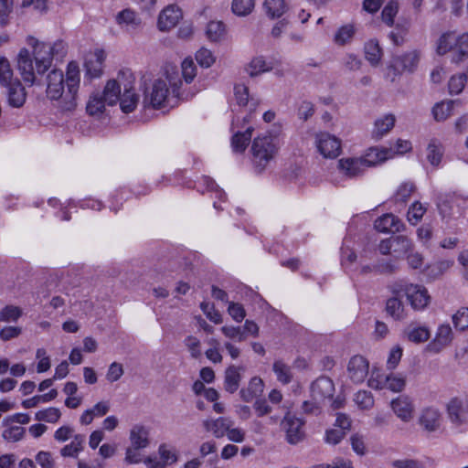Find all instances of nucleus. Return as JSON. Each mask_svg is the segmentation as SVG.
I'll return each instance as SVG.
<instances>
[{
	"mask_svg": "<svg viewBox=\"0 0 468 468\" xmlns=\"http://www.w3.org/2000/svg\"><path fill=\"white\" fill-rule=\"evenodd\" d=\"M27 42L33 48L36 66L34 67L30 53L27 48L20 49L16 61L23 80L32 86L36 82L35 69L37 74H44L50 68L55 56L61 58L64 56L65 46L61 41L54 44L39 42L33 37H29Z\"/></svg>",
	"mask_w": 468,
	"mask_h": 468,
	"instance_id": "obj_1",
	"label": "nucleus"
},
{
	"mask_svg": "<svg viewBox=\"0 0 468 468\" xmlns=\"http://www.w3.org/2000/svg\"><path fill=\"white\" fill-rule=\"evenodd\" d=\"M435 52L439 56L449 54L451 61L455 64L468 58V31L446 30L435 42Z\"/></svg>",
	"mask_w": 468,
	"mask_h": 468,
	"instance_id": "obj_2",
	"label": "nucleus"
},
{
	"mask_svg": "<svg viewBox=\"0 0 468 468\" xmlns=\"http://www.w3.org/2000/svg\"><path fill=\"white\" fill-rule=\"evenodd\" d=\"M279 149V140L274 135L264 133L254 138L250 147L254 167L259 172L263 171L274 159Z\"/></svg>",
	"mask_w": 468,
	"mask_h": 468,
	"instance_id": "obj_3",
	"label": "nucleus"
},
{
	"mask_svg": "<svg viewBox=\"0 0 468 468\" xmlns=\"http://www.w3.org/2000/svg\"><path fill=\"white\" fill-rule=\"evenodd\" d=\"M176 73L166 74V79L154 80L149 87L144 90L143 103L145 107L159 109L163 107L169 94L168 84L172 87L173 92H177L181 80Z\"/></svg>",
	"mask_w": 468,
	"mask_h": 468,
	"instance_id": "obj_4",
	"label": "nucleus"
},
{
	"mask_svg": "<svg viewBox=\"0 0 468 468\" xmlns=\"http://www.w3.org/2000/svg\"><path fill=\"white\" fill-rule=\"evenodd\" d=\"M421 58L422 52L417 48L394 56L388 67L389 72H391V81H395L403 73L413 74L417 71Z\"/></svg>",
	"mask_w": 468,
	"mask_h": 468,
	"instance_id": "obj_5",
	"label": "nucleus"
},
{
	"mask_svg": "<svg viewBox=\"0 0 468 468\" xmlns=\"http://www.w3.org/2000/svg\"><path fill=\"white\" fill-rule=\"evenodd\" d=\"M65 81L67 93L61 102V109L71 112L77 106V93L80 86V69L76 62L71 61L68 64Z\"/></svg>",
	"mask_w": 468,
	"mask_h": 468,
	"instance_id": "obj_6",
	"label": "nucleus"
},
{
	"mask_svg": "<svg viewBox=\"0 0 468 468\" xmlns=\"http://www.w3.org/2000/svg\"><path fill=\"white\" fill-rule=\"evenodd\" d=\"M303 426L304 421L290 411H286L281 420V430L284 432L285 441L291 445H296L303 441Z\"/></svg>",
	"mask_w": 468,
	"mask_h": 468,
	"instance_id": "obj_7",
	"label": "nucleus"
},
{
	"mask_svg": "<svg viewBox=\"0 0 468 468\" xmlns=\"http://www.w3.org/2000/svg\"><path fill=\"white\" fill-rule=\"evenodd\" d=\"M449 420L456 427L468 423V398L455 397L446 405Z\"/></svg>",
	"mask_w": 468,
	"mask_h": 468,
	"instance_id": "obj_8",
	"label": "nucleus"
},
{
	"mask_svg": "<svg viewBox=\"0 0 468 468\" xmlns=\"http://www.w3.org/2000/svg\"><path fill=\"white\" fill-rule=\"evenodd\" d=\"M406 385V378L403 374H389L372 376L368 379V386L374 389L388 388L393 392H400Z\"/></svg>",
	"mask_w": 468,
	"mask_h": 468,
	"instance_id": "obj_9",
	"label": "nucleus"
},
{
	"mask_svg": "<svg viewBox=\"0 0 468 468\" xmlns=\"http://www.w3.org/2000/svg\"><path fill=\"white\" fill-rule=\"evenodd\" d=\"M314 144L317 151L324 158H335L341 152L340 140L326 132L317 133Z\"/></svg>",
	"mask_w": 468,
	"mask_h": 468,
	"instance_id": "obj_10",
	"label": "nucleus"
},
{
	"mask_svg": "<svg viewBox=\"0 0 468 468\" xmlns=\"http://www.w3.org/2000/svg\"><path fill=\"white\" fill-rule=\"evenodd\" d=\"M403 291L411 307L416 311L424 310L431 302V296L422 285L407 284Z\"/></svg>",
	"mask_w": 468,
	"mask_h": 468,
	"instance_id": "obj_11",
	"label": "nucleus"
},
{
	"mask_svg": "<svg viewBox=\"0 0 468 468\" xmlns=\"http://www.w3.org/2000/svg\"><path fill=\"white\" fill-rule=\"evenodd\" d=\"M346 371L347 377L352 382L360 384L368 375L369 362L363 356H353L347 363Z\"/></svg>",
	"mask_w": 468,
	"mask_h": 468,
	"instance_id": "obj_12",
	"label": "nucleus"
},
{
	"mask_svg": "<svg viewBox=\"0 0 468 468\" xmlns=\"http://www.w3.org/2000/svg\"><path fill=\"white\" fill-rule=\"evenodd\" d=\"M453 339L452 327L449 324H440L437 328L434 338L426 346V351L431 354H438L450 346Z\"/></svg>",
	"mask_w": 468,
	"mask_h": 468,
	"instance_id": "obj_13",
	"label": "nucleus"
},
{
	"mask_svg": "<svg viewBox=\"0 0 468 468\" xmlns=\"http://www.w3.org/2000/svg\"><path fill=\"white\" fill-rule=\"evenodd\" d=\"M182 17V10L177 5H168L158 16L157 27L163 32L169 31L178 24Z\"/></svg>",
	"mask_w": 468,
	"mask_h": 468,
	"instance_id": "obj_14",
	"label": "nucleus"
},
{
	"mask_svg": "<svg viewBox=\"0 0 468 468\" xmlns=\"http://www.w3.org/2000/svg\"><path fill=\"white\" fill-rule=\"evenodd\" d=\"M337 168L347 178L360 176L367 169L362 157L341 158L338 160Z\"/></svg>",
	"mask_w": 468,
	"mask_h": 468,
	"instance_id": "obj_15",
	"label": "nucleus"
},
{
	"mask_svg": "<svg viewBox=\"0 0 468 468\" xmlns=\"http://www.w3.org/2000/svg\"><path fill=\"white\" fill-rule=\"evenodd\" d=\"M441 413L436 407L424 408L419 417V424L428 432L438 431L441 424Z\"/></svg>",
	"mask_w": 468,
	"mask_h": 468,
	"instance_id": "obj_16",
	"label": "nucleus"
},
{
	"mask_svg": "<svg viewBox=\"0 0 468 468\" xmlns=\"http://www.w3.org/2000/svg\"><path fill=\"white\" fill-rule=\"evenodd\" d=\"M129 72H120L116 80H109L102 92H101L108 105H114L121 97L122 86L127 82Z\"/></svg>",
	"mask_w": 468,
	"mask_h": 468,
	"instance_id": "obj_17",
	"label": "nucleus"
},
{
	"mask_svg": "<svg viewBox=\"0 0 468 468\" xmlns=\"http://www.w3.org/2000/svg\"><path fill=\"white\" fill-rule=\"evenodd\" d=\"M63 72L59 69L51 70L47 76V95L51 100L62 97L65 87Z\"/></svg>",
	"mask_w": 468,
	"mask_h": 468,
	"instance_id": "obj_18",
	"label": "nucleus"
},
{
	"mask_svg": "<svg viewBox=\"0 0 468 468\" xmlns=\"http://www.w3.org/2000/svg\"><path fill=\"white\" fill-rule=\"evenodd\" d=\"M133 76L132 73H128L127 82L123 84V92L120 97V106L123 112L129 113L134 111L137 106L139 97L133 91Z\"/></svg>",
	"mask_w": 468,
	"mask_h": 468,
	"instance_id": "obj_19",
	"label": "nucleus"
},
{
	"mask_svg": "<svg viewBox=\"0 0 468 468\" xmlns=\"http://www.w3.org/2000/svg\"><path fill=\"white\" fill-rule=\"evenodd\" d=\"M334 392L335 385L327 377H321L317 378L311 386L313 399L318 402L326 399H331Z\"/></svg>",
	"mask_w": 468,
	"mask_h": 468,
	"instance_id": "obj_20",
	"label": "nucleus"
},
{
	"mask_svg": "<svg viewBox=\"0 0 468 468\" xmlns=\"http://www.w3.org/2000/svg\"><path fill=\"white\" fill-rule=\"evenodd\" d=\"M402 336L409 342L421 344L429 340L431 331L428 326L424 324L411 322L404 328Z\"/></svg>",
	"mask_w": 468,
	"mask_h": 468,
	"instance_id": "obj_21",
	"label": "nucleus"
},
{
	"mask_svg": "<svg viewBox=\"0 0 468 468\" xmlns=\"http://www.w3.org/2000/svg\"><path fill=\"white\" fill-rule=\"evenodd\" d=\"M116 23L122 29L133 33L141 27L142 20L135 11L125 8L116 15Z\"/></svg>",
	"mask_w": 468,
	"mask_h": 468,
	"instance_id": "obj_22",
	"label": "nucleus"
},
{
	"mask_svg": "<svg viewBox=\"0 0 468 468\" xmlns=\"http://www.w3.org/2000/svg\"><path fill=\"white\" fill-rule=\"evenodd\" d=\"M374 227L378 232L394 233L403 230V222L391 213L384 214L374 222Z\"/></svg>",
	"mask_w": 468,
	"mask_h": 468,
	"instance_id": "obj_23",
	"label": "nucleus"
},
{
	"mask_svg": "<svg viewBox=\"0 0 468 468\" xmlns=\"http://www.w3.org/2000/svg\"><path fill=\"white\" fill-rule=\"evenodd\" d=\"M202 425L205 431L211 432L214 437L222 438L226 435L229 428L233 426V421L229 418L219 417L204 420Z\"/></svg>",
	"mask_w": 468,
	"mask_h": 468,
	"instance_id": "obj_24",
	"label": "nucleus"
},
{
	"mask_svg": "<svg viewBox=\"0 0 468 468\" xmlns=\"http://www.w3.org/2000/svg\"><path fill=\"white\" fill-rule=\"evenodd\" d=\"M150 428L143 424H134L129 431V441L135 448L145 449L150 445Z\"/></svg>",
	"mask_w": 468,
	"mask_h": 468,
	"instance_id": "obj_25",
	"label": "nucleus"
},
{
	"mask_svg": "<svg viewBox=\"0 0 468 468\" xmlns=\"http://www.w3.org/2000/svg\"><path fill=\"white\" fill-rule=\"evenodd\" d=\"M7 102L11 107H22L27 99V92L19 80H16L11 85L5 86Z\"/></svg>",
	"mask_w": 468,
	"mask_h": 468,
	"instance_id": "obj_26",
	"label": "nucleus"
},
{
	"mask_svg": "<svg viewBox=\"0 0 468 468\" xmlns=\"http://www.w3.org/2000/svg\"><path fill=\"white\" fill-rule=\"evenodd\" d=\"M391 408L394 413L402 421L408 422L413 417L414 407L408 397H399L391 402Z\"/></svg>",
	"mask_w": 468,
	"mask_h": 468,
	"instance_id": "obj_27",
	"label": "nucleus"
},
{
	"mask_svg": "<svg viewBox=\"0 0 468 468\" xmlns=\"http://www.w3.org/2000/svg\"><path fill=\"white\" fill-rule=\"evenodd\" d=\"M393 154L394 151L392 149L372 147L361 157L367 168L392 158Z\"/></svg>",
	"mask_w": 468,
	"mask_h": 468,
	"instance_id": "obj_28",
	"label": "nucleus"
},
{
	"mask_svg": "<svg viewBox=\"0 0 468 468\" xmlns=\"http://www.w3.org/2000/svg\"><path fill=\"white\" fill-rule=\"evenodd\" d=\"M396 122V118L393 114L388 113L375 121L374 128L372 130V137L376 140L381 139L388 133L391 131Z\"/></svg>",
	"mask_w": 468,
	"mask_h": 468,
	"instance_id": "obj_29",
	"label": "nucleus"
},
{
	"mask_svg": "<svg viewBox=\"0 0 468 468\" xmlns=\"http://www.w3.org/2000/svg\"><path fill=\"white\" fill-rule=\"evenodd\" d=\"M110 410L109 401H99L92 408L86 410L80 418V422L82 425H89L92 422L94 418L105 416Z\"/></svg>",
	"mask_w": 468,
	"mask_h": 468,
	"instance_id": "obj_30",
	"label": "nucleus"
},
{
	"mask_svg": "<svg viewBox=\"0 0 468 468\" xmlns=\"http://www.w3.org/2000/svg\"><path fill=\"white\" fill-rule=\"evenodd\" d=\"M264 384L261 378L258 377L252 378L247 388H243L239 391L240 398L245 402H250L254 399L260 397L263 392Z\"/></svg>",
	"mask_w": 468,
	"mask_h": 468,
	"instance_id": "obj_31",
	"label": "nucleus"
},
{
	"mask_svg": "<svg viewBox=\"0 0 468 468\" xmlns=\"http://www.w3.org/2000/svg\"><path fill=\"white\" fill-rule=\"evenodd\" d=\"M105 58L106 55L104 50L96 49L94 53L90 55V58L85 61L87 72L91 77H99L101 74L102 65Z\"/></svg>",
	"mask_w": 468,
	"mask_h": 468,
	"instance_id": "obj_32",
	"label": "nucleus"
},
{
	"mask_svg": "<svg viewBox=\"0 0 468 468\" xmlns=\"http://www.w3.org/2000/svg\"><path fill=\"white\" fill-rule=\"evenodd\" d=\"M243 367L229 366L225 372V389L229 393H234L238 390L239 387V382L241 380L240 370Z\"/></svg>",
	"mask_w": 468,
	"mask_h": 468,
	"instance_id": "obj_33",
	"label": "nucleus"
},
{
	"mask_svg": "<svg viewBox=\"0 0 468 468\" xmlns=\"http://www.w3.org/2000/svg\"><path fill=\"white\" fill-rule=\"evenodd\" d=\"M356 28L353 24H346L340 27L333 37V41L337 46H346L353 41Z\"/></svg>",
	"mask_w": 468,
	"mask_h": 468,
	"instance_id": "obj_34",
	"label": "nucleus"
},
{
	"mask_svg": "<svg viewBox=\"0 0 468 468\" xmlns=\"http://www.w3.org/2000/svg\"><path fill=\"white\" fill-rule=\"evenodd\" d=\"M272 69V65L262 56L253 58L246 67V71L250 77H257Z\"/></svg>",
	"mask_w": 468,
	"mask_h": 468,
	"instance_id": "obj_35",
	"label": "nucleus"
},
{
	"mask_svg": "<svg viewBox=\"0 0 468 468\" xmlns=\"http://www.w3.org/2000/svg\"><path fill=\"white\" fill-rule=\"evenodd\" d=\"M365 58L372 67L380 64L382 58V49L377 40L371 39L365 44Z\"/></svg>",
	"mask_w": 468,
	"mask_h": 468,
	"instance_id": "obj_36",
	"label": "nucleus"
},
{
	"mask_svg": "<svg viewBox=\"0 0 468 468\" xmlns=\"http://www.w3.org/2000/svg\"><path fill=\"white\" fill-rule=\"evenodd\" d=\"M253 128L249 126L244 132H236L231 139V146L234 152L242 153L245 151L252 136Z\"/></svg>",
	"mask_w": 468,
	"mask_h": 468,
	"instance_id": "obj_37",
	"label": "nucleus"
},
{
	"mask_svg": "<svg viewBox=\"0 0 468 468\" xmlns=\"http://www.w3.org/2000/svg\"><path fill=\"white\" fill-rule=\"evenodd\" d=\"M107 101L104 100L103 95L100 91L93 92L87 103L86 110L90 115H99L104 112L105 104Z\"/></svg>",
	"mask_w": 468,
	"mask_h": 468,
	"instance_id": "obj_38",
	"label": "nucleus"
},
{
	"mask_svg": "<svg viewBox=\"0 0 468 468\" xmlns=\"http://www.w3.org/2000/svg\"><path fill=\"white\" fill-rule=\"evenodd\" d=\"M158 454L161 462L166 468L168 465L176 463L178 460V455L176 448L167 443H161L158 447Z\"/></svg>",
	"mask_w": 468,
	"mask_h": 468,
	"instance_id": "obj_39",
	"label": "nucleus"
},
{
	"mask_svg": "<svg viewBox=\"0 0 468 468\" xmlns=\"http://www.w3.org/2000/svg\"><path fill=\"white\" fill-rule=\"evenodd\" d=\"M272 370L276 375L277 380L283 385L289 384L292 379V372L290 366L282 360L274 361Z\"/></svg>",
	"mask_w": 468,
	"mask_h": 468,
	"instance_id": "obj_40",
	"label": "nucleus"
},
{
	"mask_svg": "<svg viewBox=\"0 0 468 468\" xmlns=\"http://www.w3.org/2000/svg\"><path fill=\"white\" fill-rule=\"evenodd\" d=\"M85 441V436L82 434H76L70 443L65 445L60 453L64 457H75L82 451V444Z\"/></svg>",
	"mask_w": 468,
	"mask_h": 468,
	"instance_id": "obj_41",
	"label": "nucleus"
},
{
	"mask_svg": "<svg viewBox=\"0 0 468 468\" xmlns=\"http://www.w3.org/2000/svg\"><path fill=\"white\" fill-rule=\"evenodd\" d=\"M386 310L395 320H403L406 317L404 304L397 297L389 298L387 301Z\"/></svg>",
	"mask_w": 468,
	"mask_h": 468,
	"instance_id": "obj_42",
	"label": "nucleus"
},
{
	"mask_svg": "<svg viewBox=\"0 0 468 468\" xmlns=\"http://www.w3.org/2000/svg\"><path fill=\"white\" fill-rule=\"evenodd\" d=\"M443 154L442 145L437 140H431L427 147V159L433 166H438Z\"/></svg>",
	"mask_w": 468,
	"mask_h": 468,
	"instance_id": "obj_43",
	"label": "nucleus"
},
{
	"mask_svg": "<svg viewBox=\"0 0 468 468\" xmlns=\"http://www.w3.org/2000/svg\"><path fill=\"white\" fill-rule=\"evenodd\" d=\"M427 211V207L420 201H415L410 205L407 213V219L410 225L416 226L423 218Z\"/></svg>",
	"mask_w": 468,
	"mask_h": 468,
	"instance_id": "obj_44",
	"label": "nucleus"
},
{
	"mask_svg": "<svg viewBox=\"0 0 468 468\" xmlns=\"http://www.w3.org/2000/svg\"><path fill=\"white\" fill-rule=\"evenodd\" d=\"M453 104V101H441L435 104L432 109L434 119L438 122H441L449 118L452 114Z\"/></svg>",
	"mask_w": 468,
	"mask_h": 468,
	"instance_id": "obj_45",
	"label": "nucleus"
},
{
	"mask_svg": "<svg viewBox=\"0 0 468 468\" xmlns=\"http://www.w3.org/2000/svg\"><path fill=\"white\" fill-rule=\"evenodd\" d=\"M16 79H14L13 69L8 59L0 57V84L3 87L11 85Z\"/></svg>",
	"mask_w": 468,
	"mask_h": 468,
	"instance_id": "obj_46",
	"label": "nucleus"
},
{
	"mask_svg": "<svg viewBox=\"0 0 468 468\" xmlns=\"http://www.w3.org/2000/svg\"><path fill=\"white\" fill-rule=\"evenodd\" d=\"M263 6L266 14L271 18L282 16L286 9L284 0H265Z\"/></svg>",
	"mask_w": 468,
	"mask_h": 468,
	"instance_id": "obj_47",
	"label": "nucleus"
},
{
	"mask_svg": "<svg viewBox=\"0 0 468 468\" xmlns=\"http://www.w3.org/2000/svg\"><path fill=\"white\" fill-rule=\"evenodd\" d=\"M61 416L59 409L50 407L36 412L35 419L38 421H46L49 423H56Z\"/></svg>",
	"mask_w": 468,
	"mask_h": 468,
	"instance_id": "obj_48",
	"label": "nucleus"
},
{
	"mask_svg": "<svg viewBox=\"0 0 468 468\" xmlns=\"http://www.w3.org/2000/svg\"><path fill=\"white\" fill-rule=\"evenodd\" d=\"M225 27L220 21H211L207 26V36L211 41H218L224 35Z\"/></svg>",
	"mask_w": 468,
	"mask_h": 468,
	"instance_id": "obj_49",
	"label": "nucleus"
},
{
	"mask_svg": "<svg viewBox=\"0 0 468 468\" xmlns=\"http://www.w3.org/2000/svg\"><path fill=\"white\" fill-rule=\"evenodd\" d=\"M416 186L412 182H404L397 189L394 198L396 202H406L415 191Z\"/></svg>",
	"mask_w": 468,
	"mask_h": 468,
	"instance_id": "obj_50",
	"label": "nucleus"
},
{
	"mask_svg": "<svg viewBox=\"0 0 468 468\" xmlns=\"http://www.w3.org/2000/svg\"><path fill=\"white\" fill-rule=\"evenodd\" d=\"M22 315V309L15 305H6L0 313V319L5 323L17 321Z\"/></svg>",
	"mask_w": 468,
	"mask_h": 468,
	"instance_id": "obj_51",
	"label": "nucleus"
},
{
	"mask_svg": "<svg viewBox=\"0 0 468 468\" xmlns=\"http://www.w3.org/2000/svg\"><path fill=\"white\" fill-rule=\"evenodd\" d=\"M254 8V0H233L232 11L234 14L244 16L249 15Z\"/></svg>",
	"mask_w": 468,
	"mask_h": 468,
	"instance_id": "obj_52",
	"label": "nucleus"
},
{
	"mask_svg": "<svg viewBox=\"0 0 468 468\" xmlns=\"http://www.w3.org/2000/svg\"><path fill=\"white\" fill-rule=\"evenodd\" d=\"M468 76L464 73L453 75L449 80V91L451 94H459L464 88Z\"/></svg>",
	"mask_w": 468,
	"mask_h": 468,
	"instance_id": "obj_53",
	"label": "nucleus"
},
{
	"mask_svg": "<svg viewBox=\"0 0 468 468\" xmlns=\"http://www.w3.org/2000/svg\"><path fill=\"white\" fill-rule=\"evenodd\" d=\"M14 0H0V26L5 27L10 22Z\"/></svg>",
	"mask_w": 468,
	"mask_h": 468,
	"instance_id": "obj_54",
	"label": "nucleus"
},
{
	"mask_svg": "<svg viewBox=\"0 0 468 468\" xmlns=\"http://www.w3.org/2000/svg\"><path fill=\"white\" fill-rule=\"evenodd\" d=\"M184 344L193 358L197 359L201 357V342L198 338L193 335H188L185 338Z\"/></svg>",
	"mask_w": 468,
	"mask_h": 468,
	"instance_id": "obj_55",
	"label": "nucleus"
},
{
	"mask_svg": "<svg viewBox=\"0 0 468 468\" xmlns=\"http://www.w3.org/2000/svg\"><path fill=\"white\" fill-rule=\"evenodd\" d=\"M393 252L398 253L399 255L407 253L412 247L411 240L402 235L393 237Z\"/></svg>",
	"mask_w": 468,
	"mask_h": 468,
	"instance_id": "obj_56",
	"label": "nucleus"
},
{
	"mask_svg": "<svg viewBox=\"0 0 468 468\" xmlns=\"http://www.w3.org/2000/svg\"><path fill=\"white\" fill-rule=\"evenodd\" d=\"M399 10L398 2L391 0L382 10V20L388 25L392 26L394 23V17Z\"/></svg>",
	"mask_w": 468,
	"mask_h": 468,
	"instance_id": "obj_57",
	"label": "nucleus"
},
{
	"mask_svg": "<svg viewBox=\"0 0 468 468\" xmlns=\"http://www.w3.org/2000/svg\"><path fill=\"white\" fill-rule=\"evenodd\" d=\"M355 401L362 410H368L374 405L373 396L366 390L358 391L355 396Z\"/></svg>",
	"mask_w": 468,
	"mask_h": 468,
	"instance_id": "obj_58",
	"label": "nucleus"
},
{
	"mask_svg": "<svg viewBox=\"0 0 468 468\" xmlns=\"http://www.w3.org/2000/svg\"><path fill=\"white\" fill-rule=\"evenodd\" d=\"M221 332L226 337L239 342H242L246 339V334L239 326L225 325L221 327Z\"/></svg>",
	"mask_w": 468,
	"mask_h": 468,
	"instance_id": "obj_59",
	"label": "nucleus"
},
{
	"mask_svg": "<svg viewBox=\"0 0 468 468\" xmlns=\"http://www.w3.org/2000/svg\"><path fill=\"white\" fill-rule=\"evenodd\" d=\"M342 65L345 69L349 71H356L362 66V60L353 53H347L342 58Z\"/></svg>",
	"mask_w": 468,
	"mask_h": 468,
	"instance_id": "obj_60",
	"label": "nucleus"
},
{
	"mask_svg": "<svg viewBox=\"0 0 468 468\" xmlns=\"http://www.w3.org/2000/svg\"><path fill=\"white\" fill-rule=\"evenodd\" d=\"M197 75V68L191 58H186L182 62V76L186 83L193 81Z\"/></svg>",
	"mask_w": 468,
	"mask_h": 468,
	"instance_id": "obj_61",
	"label": "nucleus"
},
{
	"mask_svg": "<svg viewBox=\"0 0 468 468\" xmlns=\"http://www.w3.org/2000/svg\"><path fill=\"white\" fill-rule=\"evenodd\" d=\"M455 328L464 330L468 328V307H462L452 316Z\"/></svg>",
	"mask_w": 468,
	"mask_h": 468,
	"instance_id": "obj_62",
	"label": "nucleus"
},
{
	"mask_svg": "<svg viewBox=\"0 0 468 468\" xmlns=\"http://www.w3.org/2000/svg\"><path fill=\"white\" fill-rule=\"evenodd\" d=\"M197 63L204 68H209L215 62V57L209 49L200 48L196 53Z\"/></svg>",
	"mask_w": 468,
	"mask_h": 468,
	"instance_id": "obj_63",
	"label": "nucleus"
},
{
	"mask_svg": "<svg viewBox=\"0 0 468 468\" xmlns=\"http://www.w3.org/2000/svg\"><path fill=\"white\" fill-rule=\"evenodd\" d=\"M25 431L23 427L13 426L5 430L2 436L7 441H18L24 437Z\"/></svg>",
	"mask_w": 468,
	"mask_h": 468,
	"instance_id": "obj_64",
	"label": "nucleus"
}]
</instances>
